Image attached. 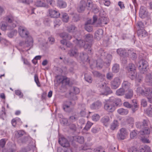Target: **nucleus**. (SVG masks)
<instances>
[{
    "label": "nucleus",
    "instance_id": "f257e3e1",
    "mask_svg": "<svg viewBox=\"0 0 152 152\" xmlns=\"http://www.w3.org/2000/svg\"><path fill=\"white\" fill-rule=\"evenodd\" d=\"M18 32L21 37L26 38L25 44L26 46L31 47L33 45V40L27 28L23 26H20L18 28Z\"/></svg>",
    "mask_w": 152,
    "mask_h": 152
},
{
    "label": "nucleus",
    "instance_id": "f03ea898",
    "mask_svg": "<svg viewBox=\"0 0 152 152\" xmlns=\"http://www.w3.org/2000/svg\"><path fill=\"white\" fill-rule=\"evenodd\" d=\"M149 123V121L146 120H144L142 122H137L136 123V127L142 129L139 132L140 135H144L150 134L151 129L148 126Z\"/></svg>",
    "mask_w": 152,
    "mask_h": 152
},
{
    "label": "nucleus",
    "instance_id": "7ed1b4c3",
    "mask_svg": "<svg viewBox=\"0 0 152 152\" xmlns=\"http://www.w3.org/2000/svg\"><path fill=\"white\" fill-rule=\"evenodd\" d=\"M4 20L6 21H2L0 23L1 28L3 31L6 30L8 27L10 26V29H12L16 26V24L14 23H12L14 21L13 17L11 15H9L4 18Z\"/></svg>",
    "mask_w": 152,
    "mask_h": 152
},
{
    "label": "nucleus",
    "instance_id": "20e7f679",
    "mask_svg": "<svg viewBox=\"0 0 152 152\" xmlns=\"http://www.w3.org/2000/svg\"><path fill=\"white\" fill-rule=\"evenodd\" d=\"M73 42L76 44L77 46L80 48L83 47L85 50L88 51L89 54H91L93 53L91 45L86 42L83 40H78L77 39L74 40Z\"/></svg>",
    "mask_w": 152,
    "mask_h": 152
},
{
    "label": "nucleus",
    "instance_id": "39448f33",
    "mask_svg": "<svg viewBox=\"0 0 152 152\" xmlns=\"http://www.w3.org/2000/svg\"><path fill=\"white\" fill-rule=\"evenodd\" d=\"M127 73L129 77L132 80L135 78L137 76L135 67L134 64H129L127 67Z\"/></svg>",
    "mask_w": 152,
    "mask_h": 152
},
{
    "label": "nucleus",
    "instance_id": "423d86ee",
    "mask_svg": "<svg viewBox=\"0 0 152 152\" xmlns=\"http://www.w3.org/2000/svg\"><path fill=\"white\" fill-rule=\"evenodd\" d=\"M113 100L114 98L112 97L104 104V109L109 112H112L115 110V104L113 102Z\"/></svg>",
    "mask_w": 152,
    "mask_h": 152
},
{
    "label": "nucleus",
    "instance_id": "0eeeda50",
    "mask_svg": "<svg viewBox=\"0 0 152 152\" xmlns=\"http://www.w3.org/2000/svg\"><path fill=\"white\" fill-rule=\"evenodd\" d=\"M148 65V64L146 61L144 59L140 60L138 64V66L140 73L143 74L146 72Z\"/></svg>",
    "mask_w": 152,
    "mask_h": 152
},
{
    "label": "nucleus",
    "instance_id": "6e6552de",
    "mask_svg": "<svg viewBox=\"0 0 152 152\" xmlns=\"http://www.w3.org/2000/svg\"><path fill=\"white\" fill-rule=\"evenodd\" d=\"M101 58L104 59L105 60L104 62L106 64H109L111 62L112 57V55L108 54L105 52L104 51H102L101 53Z\"/></svg>",
    "mask_w": 152,
    "mask_h": 152
},
{
    "label": "nucleus",
    "instance_id": "1a4fd4ad",
    "mask_svg": "<svg viewBox=\"0 0 152 152\" xmlns=\"http://www.w3.org/2000/svg\"><path fill=\"white\" fill-rule=\"evenodd\" d=\"M128 133L126 129L124 128L121 129L119 131L117 137L119 139L124 140L127 136Z\"/></svg>",
    "mask_w": 152,
    "mask_h": 152
},
{
    "label": "nucleus",
    "instance_id": "9d476101",
    "mask_svg": "<svg viewBox=\"0 0 152 152\" xmlns=\"http://www.w3.org/2000/svg\"><path fill=\"white\" fill-rule=\"evenodd\" d=\"M121 84L120 79L118 77H115L111 82V87L112 89H115L117 88Z\"/></svg>",
    "mask_w": 152,
    "mask_h": 152
},
{
    "label": "nucleus",
    "instance_id": "9b49d317",
    "mask_svg": "<svg viewBox=\"0 0 152 152\" xmlns=\"http://www.w3.org/2000/svg\"><path fill=\"white\" fill-rule=\"evenodd\" d=\"M129 52L127 53L126 50L122 48H119L117 50V52L121 57L124 58L128 56L130 53L129 52V50H128Z\"/></svg>",
    "mask_w": 152,
    "mask_h": 152
},
{
    "label": "nucleus",
    "instance_id": "f8f14e48",
    "mask_svg": "<svg viewBox=\"0 0 152 152\" xmlns=\"http://www.w3.org/2000/svg\"><path fill=\"white\" fill-rule=\"evenodd\" d=\"M48 15L51 18H58L60 15L59 12L52 9H50L48 11Z\"/></svg>",
    "mask_w": 152,
    "mask_h": 152
},
{
    "label": "nucleus",
    "instance_id": "ddd939ff",
    "mask_svg": "<svg viewBox=\"0 0 152 152\" xmlns=\"http://www.w3.org/2000/svg\"><path fill=\"white\" fill-rule=\"evenodd\" d=\"M72 104V102L70 101L64 102L63 104V108L64 110L66 112H69L71 111L70 106Z\"/></svg>",
    "mask_w": 152,
    "mask_h": 152
},
{
    "label": "nucleus",
    "instance_id": "4468645a",
    "mask_svg": "<svg viewBox=\"0 0 152 152\" xmlns=\"http://www.w3.org/2000/svg\"><path fill=\"white\" fill-rule=\"evenodd\" d=\"M59 144L64 147H68L69 145V144L67 140L64 137H61L59 139Z\"/></svg>",
    "mask_w": 152,
    "mask_h": 152
},
{
    "label": "nucleus",
    "instance_id": "2eb2a0df",
    "mask_svg": "<svg viewBox=\"0 0 152 152\" xmlns=\"http://www.w3.org/2000/svg\"><path fill=\"white\" fill-rule=\"evenodd\" d=\"M57 81L59 83H61L63 85H67L69 83V79L66 77L62 76L58 78Z\"/></svg>",
    "mask_w": 152,
    "mask_h": 152
},
{
    "label": "nucleus",
    "instance_id": "dca6fc26",
    "mask_svg": "<svg viewBox=\"0 0 152 152\" xmlns=\"http://www.w3.org/2000/svg\"><path fill=\"white\" fill-rule=\"evenodd\" d=\"M68 54L71 57H75L78 58V53L77 50L75 48H72L68 52Z\"/></svg>",
    "mask_w": 152,
    "mask_h": 152
},
{
    "label": "nucleus",
    "instance_id": "f3484780",
    "mask_svg": "<svg viewBox=\"0 0 152 152\" xmlns=\"http://www.w3.org/2000/svg\"><path fill=\"white\" fill-rule=\"evenodd\" d=\"M148 12L146 11V8L144 6H141L139 12V16L142 18L147 16Z\"/></svg>",
    "mask_w": 152,
    "mask_h": 152
},
{
    "label": "nucleus",
    "instance_id": "a211bd4d",
    "mask_svg": "<svg viewBox=\"0 0 152 152\" xmlns=\"http://www.w3.org/2000/svg\"><path fill=\"white\" fill-rule=\"evenodd\" d=\"M102 106V103L99 101L93 103L90 106L91 109L97 110L99 109Z\"/></svg>",
    "mask_w": 152,
    "mask_h": 152
},
{
    "label": "nucleus",
    "instance_id": "6ab92c4d",
    "mask_svg": "<svg viewBox=\"0 0 152 152\" xmlns=\"http://www.w3.org/2000/svg\"><path fill=\"white\" fill-rule=\"evenodd\" d=\"M86 7V3L85 1H83L80 2V4L77 8V11L79 12H83Z\"/></svg>",
    "mask_w": 152,
    "mask_h": 152
},
{
    "label": "nucleus",
    "instance_id": "aec40b11",
    "mask_svg": "<svg viewBox=\"0 0 152 152\" xmlns=\"http://www.w3.org/2000/svg\"><path fill=\"white\" fill-rule=\"evenodd\" d=\"M79 58L82 61H86L88 60V57L86 53L83 52L81 53L79 56H78V58Z\"/></svg>",
    "mask_w": 152,
    "mask_h": 152
},
{
    "label": "nucleus",
    "instance_id": "412c9836",
    "mask_svg": "<svg viewBox=\"0 0 152 152\" xmlns=\"http://www.w3.org/2000/svg\"><path fill=\"white\" fill-rule=\"evenodd\" d=\"M67 31L69 33L73 34L77 29L76 27L73 25H70L66 27Z\"/></svg>",
    "mask_w": 152,
    "mask_h": 152
},
{
    "label": "nucleus",
    "instance_id": "4be33fe9",
    "mask_svg": "<svg viewBox=\"0 0 152 152\" xmlns=\"http://www.w3.org/2000/svg\"><path fill=\"white\" fill-rule=\"evenodd\" d=\"M60 37L63 39L69 40L72 38V37L68 33L66 32H63L60 34Z\"/></svg>",
    "mask_w": 152,
    "mask_h": 152
},
{
    "label": "nucleus",
    "instance_id": "5701e85b",
    "mask_svg": "<svg viewBox=\"0 0 152 152\" xmlns=\"http://www.w3.org/2000/svg\"><path fill=\"white\" fill-rule=\"evenodd\" d=\"M125 95V98L127 99H131L133 96V91L131 89H129L128 91H126Z\"/></svg>",
    "mask_w": 152,
    "mask_h": 152
},
{
    "label": "nucleus",
    "instance_id": "b1692460",
    "mask_svg": "<svg viewBox=\"0 0 152 152\" xmlns=\"http://www.w3.org/2000/svg\"><path fill=\"white\" fill-rule=\"evenodd\" d=\"M103 34V31L101 29H98L95 34V37L97 39H99L102 37Z\"/></svg>",
    "mask_w": 152,
    "mask_h": 152
},
{
    "label": "nucleus",
    "instance_id": "393cba45",
    "mask_svg": "<svg viewBox=\"0 0 152 152\" xmlns=\"http://www.w3.org/2000/svg\"><path fill=\"white\" fill-rule=\"evenodd\" d=\"M132 102L133 104L132 106V110L134 113L137 110L138 105L137 104V101L136 99L133 100Z\"/></svg>",
    "mask_w": 152,
    "mask_h": 152
},
{
    "label": "nucleus",
    "instance_id": "a878e982",
    "mask_svg": "<svg viewBox=\"0 0 152 152\" xmlns=\"http://www.w3.org/2000/svg\"><path fill=\"white\" fill-rule=\"evenodd\" d=\"M35 5L37 7H44L48 8V5L41 1H38L35 4Z\"/></svg>",
    "mask_w": 152,
    "mask_h": 152
},
{
    "label": "nucleus",
    "instance_id": "bb28decb",
    "mask_svg": "<svg viewBox=\"0 0 152 152\" xmlns=\"http://www.w3.org/2000/svg\"><path fill=\"white\" fill-rule=\"evenodd\" d=\"M145 80L146 82L149 83V84L152 83V75L148 73L146 75Z\"/></svg>",
    "mask_w": 152,
    "mask_h": 152
},
{
    "label": "nucleus",
    "instance_id": "cd10ccee",
    "mask_svg": "<svg viewBox=\"0 0 152 152\" xmlns=\"http://www.w3.org/2000/svg\"><path fill=\"white\" fill-rule=\"evenodd\" d=\"M137 34L139 37H145L147 35V33L146 31L143 29L138 30Z\"/></svg>",
    "mask_w": 152,
    "mask_h": 152
},
{
    "label": "nucleus",
    "instance_id": "c85d7f7f",
    "mask_svg": "<svg viewBox=\"0 0 152 152\" xmlns=\"http://www.w3.org/2000/svg\"><path fill=\"white\" fill-rule=\"evenodd\" d=\"M57 5L60 8H64L66 6V4L62 0H58L57 2Z\"/></svg>",
    "mask_w": 152,
    "mask_h": 152
},
{
    "label": "nucleus",
    "instance_id": "c756f323",
    "mask_svg": "<svg viewBox=\"0 0 152 152\" xmlns=\"http://www.w3.org/2000/svg\"><path fill=\"white\" fill-rule=\"evenodd\" d=\"M144 94L143 95L146 97L151 96L152 94V89L150 88H145V91H144Z\"/></svg>",
    "mask_w": 152,
    "mask_h": 152
},
{
    "label": "nucleus",
    "instance_id": "7c9ffc66",
    "mask_svg": "<svg viewBox=\"0 0 152 152\" xmlns=\"http://www.w3.org/2000/svg\"><path fill=\"white\" fill-rule=\"evenodd\" d=\"M118 126L119 124L118 121L116 120H114L111 125L110 129L112 130H114L118 127Z\"/></svg>",
    "mask_w": 152,
    "mask_h": 152
},
{
    "label": "nucleus",
    "instance_id": "2f4dec72",
    "mask_svg": "<svg viewBox=\"0 0 152 152\" xmlns=\"http://www.w3.org/2000/svg\"><path fill=\"white\" fill-rule=\"evenodd\" d=\"M108 18L106 17H102L99 18L100 23H99V25H102V24H107V23Z\"/></svg>",
    "mask_w": 152,
    "mask_h": 152
},
{
    "label": "nucleus",
    "instance_id": "473e14b6",
    "mask_svg": "<svg viewBox=\"0 0 152 152\" xmlns=\"http://www.w3.org/2000/svg\"><path fill=\"white\" fill-rule=\"evenodd\" d=\"M118 113L120 115H125L128 113V111L127 109L123 108H120L117 110Z\"/></svg>",
    "mask_w": 152,
    "mask_h": 152
},
{
    "label": "nucleus",
    "instance_id": "72a5a7b5",
    "mask_svg": "<svg viewBox=\"0 0 152 152\" xmlns=\"http://www.w3.org/2000/svg\"><path fill=\"white\" fill-rule=\"evenodd\" d=\"M131 86L130 83L127 81H124L122 84V88L125 90L129 89Z\"/></svg>",
    "mask_w": 152,
    "mask_h": 152
},
{
    "label": "nucleus",
    "instance_id": "f704fd0d",
    "mask_svg": "<svg viewBox=\"0 0 152 152\" xmlns=\"http://www.w3.org/2000/svg\"><path fill=\"white\" fill-rule=\"evenodd\" d=\"M125 90L123 88L118 89L116 92V94L118 96H123L124 95Z\"/></svg>",
    "mask_w": 152,
    "mask_h": 152
},
{
    "label": "nucleus",
    "instance_id": "c9c22d12",
    "mask_svg": "<svg viewBox=\"0 0 152 152\" xmlns=\"http://www.w3.org/2000/svg\"><path fill=\"white\" fill-rule=\"evenodd\" d=\"M109 121V118L107 116H105L103 117L101 119L102 122L104 124V125L105 126H107L108 124V123Z\"/></svg>",
    "mask_w": 152,
    "mask_h": 152
},
{
    "label": "nucleus",
    "instance_id": "e433bc0d",
    "mask_svg": "<svg viewBox=\"0 0 152 152\" xmlns=\"http://www.w3.org/2000/svg\"><path fill=\"white\" fill-rule=\"evenodd\" d=\"M119 65L117 64H115L112 67V70L113 72L115 73L119 72Z\"/></svg>",
    "mask_w": 152,
    "mask_h": 152
},
{
    "label": "nucleus",
    "instance_id": "4c0bfd02",
    "mask_svg": "<svg viewBox=\"0 0 152 152\" xmlns=\"http://www.w3.org/2000/svg\"><path fill=\"white\" fill-rule=\"evenodd\" d=\"M86 7H88V10H92L94 11V8H93L92 2L91 0H88L87 1L86 3Z\"/></svg>",
    "mask_w": 152,
    "mask_h": 152
},
{
    "label": "nucleus",
    "instance_id": "58836bf2",
    "mask_svg": "<svg viewBox=\"0 0 152 152\" xmlns=\"http://www.w3.org/2000/svg\"><path fill=\"white\" fill-rule=\"evenodd\" d=\"M93 36L90 34H88L85 36V39L86 42H91L93 39Z\"/></svg>",
    "mask_w": 152,
    "mask_h": 152
},
{
    "label": "nucleus",
    "instance_id": "ea45409f",
    "mask_svg": "<svg viewBox=\"0 0 152 152\" xmlns=\"http://www.w3.org/2000/svg\"><path fill=\"white\" fill-rule=\"evenodd\" d=\"M93 124V123L91 122L90 121H88L85 126L83 129L84 131H87L89 130L91 128V126Z\"/></svg>",
    "mask_w": 152,
    "mask_h": 152
},
{
    "label": "nucleus",
    "instance_id": "a19ab883",
    "mask_svg": "<svg viewBox=\"0 0 152 152\" xmlns=\"http://www.w3.org/2000/svg\"><path fill=\"white\" fill-rule=\"evenodd\" d=\"M85 79L87 82L89 83H91L92 81L91 75L87 73L85 74Z\"/></svg>",
    "mask_w": 152,
    "mask_h": 152
},
{
    "label": "nucleus",
    "instance_id": "79ce46f5",
    "mask_svg": "<svg viewBox=\"0 0 152 152\" xmlns=\"http://www.w3.org/2000/svg\"><path fill=\"white\" fill-rule=\"evenodd\" d=\"M17 30H14L8 33L7 35L9 37L12 38L14 36H15L17 34Z\"/></svg>",
    "mask_w": 152,
    "mask_h": 152
},
{
    "label": "nucleus",
    "instance_id": "37998d69",
    "mask_svg": "<svg viewBox=\"0 0 152 152\" xmlns=\"http://www.w3.org/2000/svg\"><path fill=\"white\" fill-rule=\"evenodd\" d=\"M62 20L64 22H67L69 19V17L68 14L66 13H63L62 14Z\"/></svg>",
    "mask_w": 152,
    "mask_h": 152
},
{
    "label": "nucleus",
    "instance_id": "c03bdc74",
    "mask_svg": "<svg viewBox=\"0 0 152 152\" xmlns=\"http://www.w3.org/2000/svg\"><path fill=\"white\" fill-rule=\"evenodd\" d=\"M114 98V100L113 102L115 104V106L119 105L121 104V100L120 99L115 98L113 97Z\"/></svg>",
    "mask_w": 152,
    "mask_h": 152
},
{
    "label": "nucleus",
    "instance_id": "a18cd8bd",
    "mask_svg": "<svg viewBox=\"0 0 152 152\" xmlns=\"http://www.w3.org/2000/svg\"><path fill=\"white\" fill-rule=\"evenodd\" d=\"M85 29L88 32H91L92 31L93 27L92 25L89 24H86L85 26Z\"/></svg>",
    "mask_w": 152,
    "mask_h": 152
},
{
    "label": "nucleus",
    "instance_id": "49530a36",
    "mask_svg": "<svg viewBox=\"0 0 152 152\" xmlns=\"http://www.w3.org/2000/svg\"><path fill=\"white\" fill-rule=\"evenodd\" d=\"M104 63L102 60H99L97 61L96 63V66L97 68L100 69L102 67Z\"/></svg>",
    "mask_w": 152,
    "mask_h": 152
},
{
    "label": "nucleus",
    "instance_id": "de8ad7c7",
    "mask_svg": "<svg viewBox=\"0 0 152 152\" xmlns=\"http://www.w3.org/2000/svg\"><path fill=\"white\" fill-rule=\"evenodd\" d=\"M93 20H89L88 21L87 23L86 24H89L92 25V24L95 23L97 20V16L95 15L93 17Z\"/></svg>",
    "mask_w": 152,
    "mask_h": 152
},
{
    "label": "nucleus",
    "instance_id": "09e8293b",
    "mask_svg": "<svg viewBox=\"0 0 152 152\" xmlns=\"http://www.w3.org/2000/svg\"><path fill=\"white\" fill-rule=\"evenodd\" d=\"M77 119V117L75 115H72L70 116L69 119V121L70 122H74L76 121Z\"/></svg>",
    "mask_w": 152,
    "mask_h": 152
},
{
    "label": "nucleus",
    "instance_id": "8fccbe9b",
    "mask_svg": "<svg viewBox=\"0 0 152 152\" xmlns=\"http://www.w3.org/2000/svg\"><path fill=\"white\" fill-rule=\"evenodd\" d=\"M100 118V116L98 114H94L92 116V119L93 121H98Z\"/></svg>",
    "mask_w": 152,
    "mask_h": 152
},
{
    "label": "nucleus",
    "instance_id": "3c124183",
    "mask_svg": "<svg viewBox=\"0 0 152 152\" xmlns=\"http://www.w3.org/2000/svg\"><path fill=\"white\" fill-rule=\"evenodd\" d=\"M92 72L94 77H100L102 76V75L98 71H93Z\"/></svg>",
    "mask_w": 152,
    "mask_h": 152
},
{
    "label": "nucleus",
    "instance_id": "603ef678",
    "mask_svg": "<svg viewBox=\"0 0 152 152\" xmlns=\"http://www.w3.org/2000/svg\"><path fill=\"white\" fill-rule=\"evenodd\" d=\"M34 81L37 85L38 86H40V85L39 81L38 75L37 74H35L34 76Z\"/></svg>",
    "mask_w": 152,
    "mask_h": 152
},
{
    "label": "nucleus",
    "instance_id": "864d4df0",
    "mask_svg": "<svg viewBox=\"0 0 152 152\" xmlns=\"http://www.w3.org/2000/svg\"><path fill=\"white\" fill-rule=\"evenodd\" d=\"M127 122L128 124L132 125L134 123V119L132 117H129L127 119Z\"/></svg>",
    "mask_w": 152,
    "mask_h": 152
},
{
    "label": "nucleus",
    "instance_id": "5fc2aeb1",
    "mask_svg": "<svg viewBox=\"0 0 152 152\" xmlns=\"http://www.w3.org/2000/svg\"><path fill=\"white\" fill-rule=\"evenodd\" d=\"M15 94L19 96L20 98H23V94L19 90H15Z\"/></svg>",
    "mask_w": 152,
    "mask_h": 152
},
{
    "label": "nucleus",
    "instance_id": "6e6d98bb",
    "mask_svg": "<svg viewBox=\"0 0 152 152\" xmlns=\"http://www.w3.org/2000/svg\"><path fill=\"white\" fill-rule=\"evenodd\" d=\"M77 139V141L79 143H83L84 142V138L83 137L78 136Z\"/></svg>",
    "mask_w": 152,
    "mask_h": 152
},
{
    "label": "nucleus",
    "instance_id": "4d7b16f0",
    "mask_svg": "<svg viewBox=\"0 0 152 152\" xmlns=\"http://www.w3.org/2000/svg\"><path fill=\"white\" fill-rule=\"evenodd\" d=\"M94 152H105L103 151V149L102 147L100 146L94 149Z\"/></svg>",
    "mask_w": 152,
    "mask_h": 152
},
{
    "label": "nucleus",
    "instance_id": "13d9d810",
    "mask_svg": "<svg viewBox=\"0 0 152 152\" xmlns=\"http://www.w3.org/2000/svg\"><path fill=\"white\" fill-rule=\"evenodd\" d=\"M137 92L139 93L140 94L142 95H143L144 94V91L140 87H138L137 89Z\"/></svg>",
    "mask_w": 152,
    "mask_h": 152
},
{
    "label": "nucleus",
    "instance_id": "bf43d9fd",
    "mask_svg": "<svg viewBox=\"0 0 152 152\" xmlns=\"http://www.w3.org/2000/svg\"><path fill=\"white\" fill-rule=\"evenodd\" d=\"M19 120L20 119L19 118H15L12 120L11 121L12 124L14 127H15L17 121Z\"/></svg>",
    "mask_w": 152,
    "mask_h": 152
},
{
    "label": "nucleus",
    "instance_id": "052dcab7",
    "mask_svg": "<svg viewBox=\"0 0 152 152\" xmlns=\"http://www.w3.org/2000/svg\"><path fill=\"white\" fill-rule=\"evenodd\" d=\"M113 75L111 72H109L107 73L106 77L107 79L111 80L113 77Z\"/></svg>",
    "mask_w": 152,
    "mask_h": 152
},
{
    "label": "nucleus",
    "instance_id": "680f3d73",
    "mask_svg": "<svg viewBox=\"0 0 152 152\" xmlns=\"http://www.w3.org/2000/svg\"><path fill=\"white\" fill-rule=\"evenodd\" d=\"M151 108H149L147 112V114L150 117H152V105H150Z\"/></svg>",
    "mask_w": 152,
    "mask_h": 152
},
{
    "label": "nucleus",
    "instance_id": "e2e57ef3",
    "mask_svg": "<svg viewBox=\"0 0 152 152\" xmlns=\"http://www.w3.org/2000/svg\"><path fill=\"white\" fill-rule=\"evenodd\" d=\"M61 124L64 125H67L68 121L66 118H64L61 119Z\"/></svg>",
    "mask_w": 152,
    "mask_h": 152
},
{
    "label": "nucleus",
    "instance_id": "0e129e2a",
    "mask_svg": "<svg viewBox=\"0 0 152 152\" xmlns=\"http://www.w3.org/2000/svg\"><path fill=\"white\" fill-rule=\"evenodd\" d=\"M87 113V110H86L85 109H84L80 111V114L82 116L85 117Z\"/></svg>",
    "mask_w": 152,
    "mask_h": 152
},
{
    "label": "nucleus",
    "instance_id": "69168bd1",
    "mask_svg": "<svg viewBox=\"0 0 152 152\" xmlns=\"http://www.w3.org/2000/svg\"><path fill=\"white\" fill-rule=\"evenodd\" d=\"M6 143V141L5 139H2L0 141V146L2 148L4 146Z\"/></svg>",
    "mask_w": 152,
    "mask_h": 152
},
{
    "label": "nucleus",
    "instance_id": "338daca9",
    "mask_svg": "<svg viewBox=\"0 0 152 152\" xmlns=\"http://www.w3.org/2000/svg\"><path fill=\"white\" fill-rule=\"evenodd\" d=\"M143 149L144 150H145V152H151V149L150 147L147 146V145H145L143 147Z\"/></svg>",
    "mask_w": 152,
    "mask_h": 152
},
{
    "label": "nucleus",
    "instance_id": "774afa93",
    "mask_svg": "<svg viewBox=\"0 0 152 152\" xmlns=\"http://www.w3.org/2000/svg\"><path fill=\"white\" fill-rule=\"evenodd\" d=\"M129 152H137V150L136 148L132 147L130 148L128 150Z\"/></svg>",
    "mask_w": 152,
    "mask_h": 152
}]
</instances>
